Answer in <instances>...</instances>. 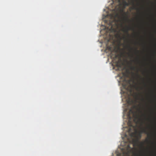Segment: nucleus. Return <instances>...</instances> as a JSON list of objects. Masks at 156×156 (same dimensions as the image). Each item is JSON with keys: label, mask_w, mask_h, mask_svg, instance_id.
Masks as SVG:
<instances>
[{"label": "nucleus", "mask_w": 156, "mask_h": 156, "mask_svg": "<svg viewBox=\"0 0 156 156\" xmlns=\"http://www.w3.org/2000/svg\"><path fill=\"white\" fill-rule=\"evenodd\" d=\"M136 108V105H133L129 110V112L128 114V117L129 118V120L128 124L129 128V131L130 132L131 131V127H133L134 129H135L136 127L133 125L132 122L131 120L133 118L135 117V112L134 109Z\"/></svg>", "instance_id": "obj_1"}, {"label": "nucleus", "mask_w": 156, "mask_h": 156, "mask_svg": "<svg viewBox=\"0 0 156 156\" xmlns=\"http://www.w3.org/2000/svg\"><path fill=\"white\" fill-rule=\"evenodd\" d=\"M130 69L132 70H135L136 69V68L135 66H132L130 67Z\"/></svg>", "instance_id": "obj_5"}, {"label": "nucleus", "mask_w": 156, "mask_h": 156, "mask_svg": "<svg viewBox=\"0 0 156 156\" xmlns=\"http://www.w3.org/2000/svg\"><path fill=\"white\" fill-rule=\"evenodd\" d=\"M128 83L129 84H130V81L129 80H128Z\"/></svg>", "instance_id": "obj_7"}, {"label": "nucleus", "mask_w": 156, "mask_h": 156, "mask_svg": "<svg viewBox=\"0 0 156 156\" xmlns=\"http://www.w3.org/2000/svg\"><path fill=\"white\" fill-rule=\"evenodd\" d=\"M128 48H129L131 50H132V48L130 46H128Z\"/></svg>", "instance_id": "obj_6"}, {"label": "nucleus", "mask_w": 156, "mask_h": 156, "mask_svg": "<svg viewBox=\"0 0 156 156\" xmlns=\"http://www.w3.org/2000/svg\"><path fill=\"white\" fill-rule=\"evenodd\" d=\"M133 102V101L132 100H129L127 101V103L129 104H131Z\"/></svg>", "instance_id": "obj_4"}, {"label": "nucleus", "mask_w": 156, "mask_h": 156, "mask_svg": "<svg viewBox=\"0 0 156 156\" xmlns=\"http://www.w3.org/2000/svg\"><path fill=\"white\" fill-rule=\"evenodd\" d=\"M142 133H144L147 134L148 135H149V133L147 130L146 128H142V130L137 134V138L139 139H140L141 137V134Z\"/></svg>", "instance_id": "obj_2"}, {"label": "nucleus", "mask_w": 156, "mask_h": 156, "mask_svg": "<svg viewBox=\"0 0 156 156\" xmlns=\"http://www.w3.org/2000/svg\"><path fill=\"white\" fill-rule=\"evenodd\" d=\"M143 144H144V143H141V145H142V146H143Z\"/></svg>", "instance_id": "obj_8"}, {"label": "nucleus", "mask_w": 156, "mask_h": 156, "mask_svg": "<svg viewBox=\"0 0 156 156\" xmlns=\"http://www.w3.org/2000/svg\"><path fill=\"white\" fill-rule=\"evenodd\" d=\"M133 28L132 27H129L126 26V28H123L122 30V31L123 32L126 33L127 34H128V31L129 30H133Z\"/></svg>", "instance_id": "obj_3"}, {"label": "nucleus", "mask_w": 156, "mask_h": 156, "mask_svg": "<svg viewBox=\"0 0 156 156\" xmlns=\"http://www.w3.org/2000/svg\"><path fill=\"white\" fill-rule=\"evenodd\" d=\"M110 25H112L111 23H110Z\"/></svg>", "instance_id": "obj_10"}, {"label": "nucleus", "mask_w": 156, "mask_h": 156, "mask_svg": "<svg viewBox=\"0 0 156 156\" xmlns=\"http://www.w3.org/2000/svg\"><path fill=\"white\" fill-rule=\"evenodd\" d=\"M134 121H135V119H134Z\"/></svg>", "instance_id": "obj_12"}, {"label": "nucleus", "mask_w": 156, "mask_h": 156, "mask_svg": "<svg viewBox=\"0 0 156 156\" xmlns=\"http://www.w3.org/2000/svg\"><path fill=\"white\" fill-rule=\"evenodd\" d=\"M124 87H125V88L126 87V85H124Z\"/></svg>", "instance_id": "obj_9"}, {"label": "nucleus", "mask_w": 156, "mask_h": 156, "mask_svg": "<svg viewBox=\"0 0 156 156\" xmlns=\"http://www.w3.org/2000/svg\"><path fill=\"white\" fill-rule=\"evenodd\" d=\"M135 50L137 51H138L136 49H135Z\"/></svg>", "instance_id": "obj_11"}]
</instances>
